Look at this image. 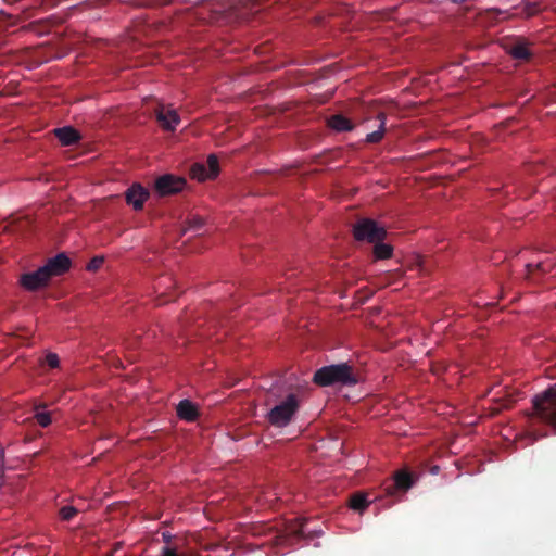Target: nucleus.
<instances>
[{"label":"nucleus","mask_w":556,"mask_h":556,"mask_svg":"<svg viewBox=\"0 0 556 556\" xmlns=\"http://www.w3.org/2000/svg\"><path fill=\"white\" fill-rule=\"evenodd\" d=\"M81 140V135L78 130L72 127V160L76 156L74 151L79 146Z\"/></svg>","instance_id":"b1692460"},{"label":"nucleus","mask_w":556,"mask_h":556,"mask_svg":"<svg viewBox=\"0 0 556 556\" xmlns=\"http://www.w3.org/2000/svg\"><path fill=\"white\" fill-rule=\"evenodd\" d=\"M172 300H173L172 298L170 299L159 300V304L161 305V304H164V303L169 302Z\"/></svg>","instance_id":"c85d7f7f"},{"label":"nucleus","mask_w":556,"mask_h":556,"mask_svg":"<svg viewBox=\"0 0 556 556\" xmlns=\"http://www.w3.org/2000/svg\"><path fill=\"white\" fill-rule=\"evenodd\" d=\"M46 364L51 368H56L59 366V356L54 353H48L45 358Z\"/></svg>","instance_id":"393cba45"},{"label":"nucleus","mask_w":556,"mask_h":556,"mask_svg":"<svg viewBox=\"0 0 556 556\" xmlns=\"http://www.w3.org/2000/svg\"><path fill=\"white\" fill-rule=\"evenodd\" d=\"M393 248L390 244L377 241L374 243V255L377 260H387L392 256Z\"/></svg>","instance_id":"a211bd4d"},{"label":"nucleus","mask_w":556,"mask_h":556,"mask_svg":"<svg viewBox=\"0 0 556 556\" xmlns=\"http://www.w3.org/2000/svg\"><path fill=\"white\" fill-rule=\"evenodd\" d=\"M453 2H456V3H459V2H464L465 0H452Z\"/></svg>","instance_id":"7c9ffc66"},{"label":"nucleus","mask_w":556,"mask_h":556,"mask_svg":"<svg viewBox=\"0 0 556 556\" xmlns=\"http://www.w3.org/2000/svg\"><path fill=\"white\" fill-rule=\"evenodd\" d=\"M328 126L336 131H351L354 128V124L351 119L342 114H334L328 118Z\"/></svg>","instance_id":"f8f14e48"},{"label":"nucleus","mask_w":556,"mask_h":556,"mask_svg":"<svg viewBox=\"0 0 556 556\" xmlns=\"http://www.w3.org/2000/svg\"><path fill=\"white\" fill-rule=\"evenodd\" d=\"M416 482V476L406 469L396 471L392 483L386 486V493L394 496L396 492L408 491Z\"/></svg>","instance_id":"0eeeda50"},{"label":"nucleus","mask_w":556,"mask_h":556,"mask_svg":"<svg viewBox=\"0 0 556 556\" xmlns=\"http://www.w3.org/2000/svg\"><path fill=\"white\" fill-rule=\"evenodd\" d=\"M54 134L63 146H70V127L65 126L62 128L54 129Z\"/></svg>","instance_id":"aec40b11"},{"label":"nucleus","mask_w":556,"mask_h":556,"mask_svg":"<svg viewBox=\"0 0 556 556\" xmlns=\"http://www.w3.org/2000/svg\"><path fill=\"white\" fill-rule=\"evenodd\" d=\"M49 281L43 267L36 271L28 273L22 276L21 283L27 290H36L47 285Z\"/></svg>","instance_id":"9d476101"},{"label":"nucleus","mask_w":556,"mask_h":556,"mask_svg":"<svg viewBox=\"0 0 556 556\" xmlns=\"http://www.w3.org/2000/svg\"><path fill=\"white\" fill-rule=\"evenodd\" d=\"M162 556H189L188 554H178L175 548L165 546L162 549Z\"/></svg>","instance_id":"a878e982"},{"label":"nucleus","mask_w":556,"mask_h":556,"mask_svg":"<svg viewBox=\"0 0 556 556\" xmlns=\"http://www.w3.org/2000/svg\"><path fill=\"white\" fill-rule=\"evenodd\" d=\"M83 532L80 530H73L72 529V545L76 544V541L78 539H81Z\"/></svg>","instance_id":"bb28decb"},{"label":"nucleus","mask_w":556,"mask_h":556,"mask_svg":"<svg viewBox=\"0 0 556 556\" xmlns=\"http://www.w3.org/2000/svg\"><path fill=\"white\" fill-rule=\"evenodd\" d=\"M185 185V179L167 174L155 180L154 188L160 195H168L181 191Z\"/></svg>","instance_id":"423d86ee"},{"label":"nucleus","mask_w":556,"mask_h":556,"mask_svg":"<svg viewBox=\"0 0 556 556\" xmlns=\"http://www.w3.org/2000/svg\"><path fill=\"white\" fill-rule=\"evenodd\" d=\"M353 235L357 241L376 243L377 241L384 240L387 230L374 219L362 218L354 225Z\"/></svg>","instance_id":"20e7f679"},{"label":"nucleus","mask_w":556,"mask_h":556,"mask_svg":"<svg viewBox=\"0 0 556 556\" xmlns=\"http://www.w3.org/2000/svg\"><path fill=\"white\" fill-rule=\"evenodd\" d=\"M378 119L380 121L379 129L376 131H372L366 136V142L368 143H377L382 140L384 131H386V114L379 113Z\"/></svg>","instance_id":"2eb2a0df"},{"label":"nucleus","mask_w":556,"mask_h":556,"mask_svg":"<svg viewBox=\"0 0 556 556\" xmlns=\"http://www.w3.org/2000/svg\"><path fill=\"white\" fill-rule=\"evenodd\" d=\"M532 403V418L556 429V384L536 395Z\"/></svg>","instance_id":"7ed1b4c3"},{"label":"nucleus","mask_w":556,"mask_h":556,"mask_svg":"<svg viewBox=\"0 0 556 556\" xmlns=\"http://www.w3.org/2000/svg\"><path fill=\"white\" fill-rule=\"evenodd\" d=\"M154 115L159 125L167 131H174L180 123L177 111L169 105L157 104L154 109Z\"/></svg>","instance_id":"39448f33"},{"label":"nucleus","mask_w":556,"mask_h":556,"mask_svg":"<svg viewBox=\"0 0 556 556\" xmlns=\"http://www.w3.org/2000/svg\"><path fill=\"white\" fill-rule=\"evenodd\" d=\"M148 198L149 191L139 184H134L125 192L127 204L131 205L136 211H139L143 207V204Z\"/></svg>","instance_id":"1a4fd4ad"},{"label":"nucleus","mask_w":556,"mask_h":556,"mask_svg":"<svg viewBox=\"0 0 556 556\" xmlns=\"http://www.w3.org/2000/svg\"><path fill=\"white\" fill-rule=\"evenodd\" d=\"M186 226L181 229V235H185L189 231L194 232L195 235L204 227L205 220L201 216L193 215L187 222Z\"/></svg>","instance_id":"dca6fc26"},{"label":"nucleus","mask_w":556,"mask_h":556,"mask_svg":"<svg viewBox=\"0 0 556 556\" xmlns=\"http://www.w3.org/2000/svg\"><path fill=\"white\" fill-rule=\"evenodd\" d=\"M191 177L199 181H204L206 179L214 178L211 173L207 170V167L203 163H195L191 166Z\"/></svg>","instance_id":"f3484780"},{"label":"nucleus","mask_w":556,"mask_h":556,"mask_svg":"<svg viewBox=\"0 0 556 556\" xmlns=\"http://www.w3.org/2000/svg\"><path fill=\"white\" fill-rule=\"evenodd\" d=\"M313 381L321 387L333 384L354 386L357 383L352 366L346 363L319 368L314 374Z\"/></svg>","instance_id":"f03ea898"},{"label":"nucleus","mask_w":556,"mask_h":556,"mask_svg":"<svg viewBox=\"0 0 556 556\" xmlns=\"http://www.w3.org/2000/svg\"><path fill=\"white\" fill-rule=\"evenodd\" d=\"M60 514H61V517H62L64 520L70 519V508H68V507H63V508L60 510Z\"/></svg>","instance_id":"cd10ccee"},{"label":"nucleus","mask_w":556,"mask_h":556,"mask_svg":"<svg viewBox=\"0 0 556 556\" xmlns=\"http://www.w3.org/2000/svg\"><path fill=\"white\" fill-rule=\"evenodd\" d=\"M207 170L211 173V175L215 178L219 173V163L218 159L215 154H211L207 157V164H206Z\"/></svg>","instance_id":"6ab92c4d"},{"label":"nucleus","mask_w":556,"mask_h":556,"mask_svg":"<svg viewBox=\"0 0 556 556\" xmlns=\"http://www.w3.org/2000/svg\"><path fill=\"white\" fill-rule=\"evenodd\" d=\"M48 279L59 277L70 269V257L65 253H60L50 258L45 266H42Z\"/></svg>","instance_id":"6e6552de"},{"label":"nucleus","mask_w":556,"mask_h":556,"mask_svg":"<svg viewBox=\"0 0 556 556\" xmlns=\"http://www.w3.org/2000/svg\"><path fill=\"white\" fill-rule=\"evenodd\" d=\"M35 419L41 427H47L51 424V417L49 413L38 412L35 414Z\"/></svg>","instance_id":"5701e85b"},{"label":"nucleus","mask_w":556,"mask_h":556,"mask_svg":"<svg viewBox=\"0 0 556 556\" xmlns=\"http://www.w3.org/2000/svg\"><path fill=\"white\" fill-rule=\"evenodd\" d=\"M71 511H72V517H73L76 514V509L72 506Z\"/></svg>","instance_id":"c756f323"},{"label":"nucleus","mask_w":556,"mask_h":556,"mask_svg":"<svg viewBox=\"0 0 556 556\" xmlns=\"http://www.w3.org/2000/svg\"><path fill=\"white\" fill-rule=\"evenodd\" d=\"M288 387L285 391L274 386L266 399V405L276 402L269 409L266 417L270 425L277 428L288 426L300 408V400L298 394Z\"/></svg>","instance_id":"f257e3e1"},{"label":"nucleus","mask_w":556,"mask_h":556,"mask_svg":"<svg viewBox=\"0 0 556 556\" xmlns=\"http://www.w3.org/2000/svg\"><path fill=\"white\" fill-rule=\"evenodd\" d=\"M177 416L185 421L192 422L199 417L198 406L188 399L181 400L176 407Z\"/></svg>","instance_id":"9b49d317"},{"label":"nucleus","mask_w":556,"mask_h":556,"mask_svg":"<svg viewBox=\"0 0 556 556\" xmlns=\"http://www.w3.org/2000/svg\"><path fill=\"white\" fill-rule=\"evenodd\" d=\"M370 504L365 493H355L350 497V507L354 510L363 513Z\"/></svg>","instance_id":"4468645a"},{"label":"nucleus","mask_w":556,"mask_h":556,"mask_svg":"<svg viewBox=\"0 0 556 556\" xmlns=\"http://www.w3.org/2000/svg\"><path fill=\"white\" fill-rule=\"evenodd\" d=\"M534 269L546 273L551 269V265L546 262H540L536 265L527 264V270L529 275H532Z\"/></svg>","instance_id":"412c9836"},{"label":"nucleus","mask_w":556,"mask_h":556,"mask_svg":"<svg viewBox=\"0 0 556 556\" xmlns=\"http://www.w3.org/2000/svg\"><path fill=\"white\" fill-rule=\"evenodd\" d=\"M103 262V256H94L92 260L88 262V264L86 265V269L89 271H97L102 266Z\"/></svg>","instance_id":"4be33fe9"},{"label":"nucleus","mask_w":556,"mask_h":556,"mask_svg":"<svg viewBox=\"0 0 556 556\" xmlns=\"http://www.w3.org/2000/svg\"><path fill=\"white\" fill-rule=\"evenodd\" d=\"M510 56L517 61H529L532 56V52L528 48L526 42L517 41L508 48Z\"/></svg>","instance_id":"ddd939ff"}]
</instances>
